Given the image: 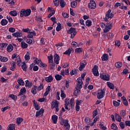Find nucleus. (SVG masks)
<instances>
[{
    "mask_svg": "<svg viewBox=\"0 0 130 130\" xmlns=\"http://www.w3.org/2000/svg\"><path fill=\"white\" fill-rule=\"evenodd\" d=\"M115 45L116 46H118V47H119L120 46V41L117 40L115 41Z\"/></svg>",
    "mask_w": 130,
    "mask_h": 130,
    "instance_id": "603ef678",
    "label": "nucleus"
},
{
    "mask_svg": "<svg viewBox=\"0 0 130 130\" xmlns=\"http://www.w3.org/2000/svg\"><path fill=\"white\" fill-rule=\"evenodd\" d=\"M49 59V62H53V56L52 54H50V56H48Z\"/></svg>",
    "mask_w": 130,
    "mask_h": 130,
    "instance_id": "49530a36",
    "label": "nucleus"
},
{
    "mask_svg": "<svg viewBox=\"0 0 130 130\" xmlns=\"http://www.w3.org/2000/svg\"><path fill=\"white\" fill-rule=\"evenodd\" d=\"M22 35H23V34H22V32H16L15 33L12 34V36L14 37H22Z\"/></svg>",
    "mask_w": 130,
    "mask_h": 130,
    "instance_id": "6ab92c4d",
    "label": "nucleus"
},
{
    "mask_svg": "<svg viewBox=\"0 0 130 130\" xmlns=\"http://www.w3.org/2000/svg\"><path fill=\"white\" fill-rule=\"evenodd\" d=\"M37 89V86L36 85H34V87L31 89V92L34 95L37 94V92L36 91Z\"/></svg>",
    "mask_w": 130,
    "mask_h": 130,
    "instance_id": "a878e982",
    "label": "nucleus"
},
{
    "mask_svg": "<svg viewBox=\"0 0 130 130\" xmlns=\"http://www.w3.org/2000/svg\"><path fill=\"white\" fill-rule=\"evenodd\" d=\"M31 15V9H28L26 10L22 9L20 11V17H28V16H30Z\"/></svg>",
    "mask_w": 130,
    "mask_h": 130,
    "instance_id": "f03ea898",
    "label": "nucleus"
},
{
    "mask_svg": "<svg viewBox=\"0 0 130 130\" xmlns=\"http://www.w3.org/2000/svg\"><path fill=\"white\" fill-rule=\"evenodd\" d=\"M40 68H45V67H47V64L41 62L40 63Z\"/></svg>",
    "mask_w": 130,
    "mask_h": 130,
    "instance_id": "bf43d9fd",
    "label": "nucleus"
},
{
    "mask_svg": "<svg viewBox=\"0 0 130 130\" xmlns=\"http://www.w3.org/2000/svg\"><path fill=\"white\" fill-rule=\"evenodd\" d=\"M102 60H103V61L108 60V54H104L102 57Z\"/></svg>",
    "mask_w": 130,
    "mask_h": 130,
    "instance_id": "473e14b6",
    "label": "nucleus"
},
{
    "mask_svg": "<svg viewBox=\"0 0 130 130\" xmlns=\"http://www.w3.org/2000/svg\"><path fill=\"white\" fill-rule=\"evenodd\" d=\"M43 112H44V110L43 109H41L39 111L37 112L36 117H38V116H40L41 114H43Z\"/></svg>",
    "mask_w": 130,
    "mask_h": 130,
    "instance_id": "f3484780",
    "label": "nucleus"
},
{
    "mask_svg": "<svg viewBox=\"0 0 130 130\" xmlns=\"http://www.w3.org/2000/svg\"><path fill=\"white\" fill-rule=\"evenodd\" d=\"M54 4L55 5V6H59V1L58 0H54Z\"/></svg>",
    "mask_w": 130,
    "mask_h": 130,
    "instance_id": "69168bd1",
    "label": "nucleus"
},
{
    "mask_svg": "<svg viewBox=\"0 0 130 130\" xmlns=\"http://www.w3.org/2000/svg\"><path fill=\"white\" fill-rule=\"evenodd\" d=\"M92 73L94 76L98 77L99 76V72H98V66L97 65H94L92 68Z\"/></svg>",
    "mask_w": 130,
    "mask_h": 130,
    "instance_id": "9d476101",
    "label": "nucleus"
},
{
    "mask_svg": "<svg viewBox=\"0 0 130 130\" xmlns=\"http://www.w3.org/2000/svg\"><path fill=\"white\" fill-rule=\"evenodd\" d=\"M82 103H83V101L82 100H80V101H76V105H78L79 106H80V105H81V104H82Z\"/></svg>",
    "mask_w": 130,
    "mask_h": 130,
    "instance_id": "e2e57ef3",
    "label": "nucleus"
},
{
    "mask_svg": "<svg viewBox=\"0 0 130 130\" xmlns=\"http://www.w3.org/2000/svg\"><path fill=\"white\" fill-rule=\"evenodd\" d=\"M7 49L8 52H12V51H13V49H14V47H13V45H12L11 44H9L7 46Z\"/></svg>",
    "mask_w": 130,
    "mask_h": 130,
    "instance_id": "393cba45",
    "label": "nucleus"
},
{
    "mask_svg": "<svg viewBox=\"0 0 130 130\" xmlns=\"http://www.w3.org/2000/svg\"><path fill=\"white\" fill-rule=\"evenodd\" d=\"M114 15L111 13V9H109L108 11L106 14V17L104 18V20L105 22L108 21V19H112Z\"/></svg>",
    "mask_w": 130,
    "mask_h": 130,
    "instance_id": "39448f33",
    "label": "nucleus"
},
{
    "mask_svg": "<svg viewBox=\"0 0 130 130\" xmlns=\"http://www.w3.org/2000/svg\"><path fill=\"white\" fill-rule=\"evenodd\" d=\"M77 88L78 89H82V85H83V80H82V79H81V77H79L77 79Z\"/></svg>",
    "mask_w": 130,
    "mask_h": 130,
    "instance_id": "6e6552de",
    "label": "nucleus"
},
{
    "mask_svg": "<svg viewBox=\"0 0 130 130\" xmlns=\"http://www.w3.org/2000/svg\"><path fill=\"white\" fill-rule=\"evenodd\" d=\"M104 95H105V89L99 90L97 93L98 99H102L104 97Z\"/></svg>",
    "mask_w": 130,
    "mask_h": 130,
    "instance_id": "423d86ee",
    "label": "nucleus"
},
{
    "mask_svg": "<svg viewBox=\"0 0 130 130\" xmlns=\"http://www.w3.org/2000/svg\"><path fill=\"white\" fill-rule=\"evenodd\" d=\"M16 67H17V66H16V63H15V61H13L12 65L10 67L11 71H15V69H16Z\"/></svg>",
    "mask_w": 130,
    "mask_h": 130,
    "instance_id": "e433bc0d",
    "label": "nucleus"
},
{
    "mask_svg": "<svg viewBox=\"0 0 130 130\" xmlns=\"http://www.w3.org/2000/svg\"><path fill=\"white\" fill-rule=\"evenodd\" d=\"M126 115V112H125V110H123L121 111L120 113V115L121 116V117H124V116Z\"/></svg>",
    "mask_w": 130,
    "mask_h": 130,
    "instance_id": "a18cd8bd",
    "label": "nucleus"
},
{
    "mask_svg": "<svg viewBox=\"0 0 130 130\" xmlns=\"http://www.w3.org/2000/svg\"><path fill=\"white\" fill-rule=\"evenodd\" d=\"M68 34H71V38L73 39L77 34V30L74 27H71L70 29L67 31Z\"/></svg>",
    "mask_w": 130,
    "mask_h": 130,
    "instance_id": "20e7f679",
    "label": "nucleus"
},
{
    "mask_svg": "<svg viewBox=\"0 0 130 130\" xmlns=\"http://www.w3.org/2000/svg\"><path fill=\"white\" fill-rule=\"evenodd\" d=\"M111 128H112V129H117V126H116L115 123H113L111 126Z\"/></svg>",
    "mask_w": 130,
    "mask_h": 130,
    "instance_id": "8fccbe9b",
    "label": "nucleus"
},
{
    "mask_svg": "<svg viewBox=\"0 0 130 130\" xmlns=\"http://www.w3.org/2000/svg\"><path fill=\"white\" fill-rule=\"evenodd\" d=\"M49 63H50V70H54V68H56V65L55 64V63H53V62H49Z\"/></svg>",
    "mask_w": 130,
    "mask_h": 130,
    "instance_id": "c9c22d12",
    "label": "nucleus"
},
{
    "mask_svg": "<svg viewBox=\"0 0 130 130\" xmlns=\"http://www.w3.org/2000/svg\"><path fill=\"white\" fill-rule=\"evenodd\" d=\"M119 125L122 129H123V128H124V123H123V122H120L119 123Z\"/></svg>",
    "mask_w": 130,
    "mask_h": 130,
    "instance_id": "338daca9",
    "label": "nucleus"
},
{
    "mask_svg": "<svg viewBox=\"0 0 130 130\" xmlns=\"http://www.w3.org/2000/svg\"><path fill=\"white\" fill-rule=\"evenodd\" d=\"M71 45L73 47H77L78 45V43L76 42H72Z\"/></svg>",
    "mask_w": 130,
    "mask_h": 130,
    "instance_id": "680f3d73",
    "label": "nucleus"
},
{
    "mask_svg": "<svg viewBox=\"0 0 130 130\" xmlns=\"http://www.w3.org/2000/svg\"><path fill=\"white\" fill-rule=\"evenodd\" d=\"M16 61L17 62V66L20 67L21 66V62H22V60L20 58V56L18 55L17 59H16Z\"/></svg>",
    "mask_w": 130,
    "mask_h": 130,
    "instance_id": "bb28decb",
    "label": "nucleus"
},
{
    "mask_svg": "<svg viewBox=\"0 0 130 130\" xmlns=\"http://www.w3.org/2000/svg\"><path fill=\"white\" fill-rule=\"evenodd\" d=\"M21 68L22 69L23 71L24 72H27V64H26L25 62H23L22 63V65L21 66Z\"/></svg>",
    "mask_w": 130,
    "mask_h": 130,
    "instance_id": "c85d7f7f",
    "label": "nucleus"
},
{
    "mask_svg": "<svg viewBox=\"0 0 130 130\" xmlns=\"http://www.w3.org/2000/svg\"><path fill=\"white\" fill-rule=\"evenodd\" d=\"M58 106V102L57 101H56V102H52L51 103V108L52 109H53V108H55V107Z\"/></svg>",
    "mask_w": 130,
    "mask_h": 130,
    "instance_id": "2eb2a0df",
    "label": "nucleus"
},
{
    "mask_svg": "<svg viewBox=\"0 0 130 130\" xmlns=\"http://www.w3.org/2000/svg\"><path fill=\"white\" fill-rule=\"evenodd\" d=\"M21 46L22 48L26 49V48H27L28 47V44H27L24 42L22 41L21 43Z\"/></svg>",
    "mask_w": 130,
    "mask_h": 130,
    "instance_id": "f704fd0d",
    "label": "nucleus"
},
{
    "mask_svg": "<svg viewBox=\"0 0 130 130\" xmlns=\"http://www.w3.org/2000/svg\"><path fill=\"white\" fill-rule=\"evenodd\" d=\"M64 105H69L70 104V99H66L64 101Z\"/></svg>",
    "mask_w": 130,
    "mask_h": 130,
    "instance_id": "0e129e2a",
    "label": "nucleus"
},
{
    "mask_svg": "<svg viewBox=\"0 0 130 130\" xmlns=\"http://www.w3.org/2000/svg\"><path fill=\"white\" fill-rule=\"evenodd\" d=\"M1 24L2 26H6L8 24V20L7 19H3L1 22Z\"/></svg>",
    "mask_w": 130,
    "mask_h": 130,
    "instance_id": "ea45409f",
    "label": "nucleus"
},
{
    "mask_svg": "<svg viewBox=\"0 0 130 130\" xmlns=\"http://www.w3.org/2000/svg\"><path fill=\"white\" fill-rule=\"evenodd\" d=\"M56 30L57 32H59V31L61 30V24H60V23L59 22L57 23V26L56 27Z\"/></svg>",
    "mask_w": 130,
    "mask_h": 130,
    "instance_id": "72a5a7b5",
    "label": "nucleus"
},
{
    "mask_svg": "<svg viewBox=\"0 0 130 130\" xmlns=\"http://www.w3.org/2000/svg\"><path fill=\"white\" fill-rule=\"evenodd\" d=\"M44 88V86H43V83H41L40 85L38 87V91H41Z\"/></svg>",
    "mask_w": 130,
    "mask_h": 130,
    "instance_id": "3c124183",
    "label": "nucleus"
},
{
    "mask_svg": "<svg viewBox=\"0 0 130 130\" xmlns=\"http://www.w3.org/2000/svg\"><path fill=\"white\" fill-rule=\"evenodd\" d=\"M33 35L34 36H36V33H35V31H31L29 32V34L27 36V38H33Z\"/></svg>",
    "mask_w": 130,
    "mask_h": 130,
    "instance_id": "aec40b11",
    "label": "nucleus"
},
{
    "mask_svg": "<svg viewBox=\"0 0 130 130\" xmlns=\"http://www.w3.org/2000/svg\"><path fill=\"white\" fill-rule=\"evenodd\" d=\"M8 130H16V124H10L8 127Z\"/></svg>",
    "mask_w": 130,
    "mask_h": 130,
    "instance_id": "dca6fc26",
    "label": "nucleus"
},
{
    "mask_svg": "<svg viewBox=\"0 0 130 130\" xmlns=\"http://www.w3.org/2000/svg\"><path fill=\"white\" fill-rule=\"evenodd\" d=\"M88 8L91 9V10H94L96 9V3L94 1H90V3L88 4Z\"/></svg>",
    "mask_w": 130,
    "mask_h": 130,
    "instance_id": "1a4fd4ad",
    "label": "nucleus"
},
{
    "mask_svg": "<svg viewBox=\"0 0 130 130\" xmlns=\"http://www.w3.org/2000/svg\"><path fill=\"white\" fill-rule=\"evenodd\" d=\"M85 25L87 27H90V26L92 25V21L90 20H87L85 22Z\"/></svg>",
    "mask_w": 130,
    "mask_h": 130,
    "instance_id": "37998d69",
    "label": "nucleus"
},
{
    "mask_svg": "<svg viewBox=\"0 0 130 130\" xmlns=\"http://www.w3.org/2000/svg\"><path fill=\"white\" fill-rule=\"evenodd\" d=\"M17 83L20 85V86H24L25 85V82H24V81L22 78H18L17 80Z\"/></svg>",
    "mask_w": 130,
    "mask_h": 130,
    "instance_id": "412c9836",
    "label": "nucleus"
},
{
    "mask_svg": "<svg viewBox=\"0 0 130 130\" xmlns=\"http://www.w3.org/2000/svg\"><path fill=\"white\" fill-rule=\"evenodd\" d=\"M84 120L87 124H90V122H91V120L89 118H85Z\"/></svg>",
    "mask_w": 130,
    "mask_h": 130,
    "instance_id": "864d4df0",
    "label": "nucleus"
},
{
    "mask_svg": "<svg viewBox=\"0 0 130 130\" xmlns=\"http://www.w3.org/2000/svg\"><path fill=\"white\" fill-rule=\"evenodd\" d=\"M115 119L117 120V121H119V122H120L121 121V117L118 115V114L116 113L115 114Z\"/></svg>",
    "mask_w": 130,
    "mask_h": 130,
    "instance_id": "7c9ffc66",
    "label": "nucleus"
},
{
    "mask_svg": "<svg viewBox=\"0 0 130 130\" xmlns=\"http://www.w3.org/2000/svg\"><path fill=\"white\" fill-rule=\"evenodd\" d=\"M8 60V58L6 57H2V56H0L1 61H2L3 62H6Z\"/></svg>",
    "mask_w": 130,
    "mask_h": 130,
    "instance_id": "a19ab883",
    "label": "nucleus"
},
{
    "mask_svg": "<svg viewBox=\"0 0 130 130\" xmlns=\"http://www.w3.org/2000/svg\"><path fill=\"white\" fill-rule=\"evenodd\" d=\"M78 72H79V70H78L77 69L72 70L70 72V75L71 76H74V75H77V74H78Z\"/></svg>",
    "mask_w": 130,
    "mask_h": 130,
    "instance_id": "c756f323",
    "label": "nucleus"
},
{
    "mask_svg": "<svg viewBox=\"0 0 130 130\" xmlns=\"http://www.w3.org/2000/svg\"><path fill=\"white\" fill-rule=\"evenodd\" d=\"M125 124L126 126H130V121H125Z\"/></svg>",
    "mask_w": 130,
    "mask_h": 130,
    "instance_id": "774afa93",
    "label": "nucleus"
},
{
    "mask_svg": "<svg viewBox=\"0 0 130 130\" xmlns=\"http://www.w3.org/2000/svg\"><path fill=\"white\" fill-rule=\"evenodd\" d=\"M83 52V49L82 48H77L75 50L76 53H80V52Z\"/></svg>",
    "mask_w": 130,
    "mask_h": 130,
    "instance_id": "09e8293b",
    "label": "nucleus"
},
{
    "mask_svg": "<svg viewBox=\"0 0 130 130\" xmlns=\"http://www.w3.org/2000/svg\"><path fill=\"white\" fill-rule=\"evenodd\" d=\"M50 90H51V88L50 85L48 86V87L46 89V91L44 93V96H46L48 94H49V92H50Z\"/></svg>",
    "mask_w": 130,
    "mask_h": 130,
    "instance_id": "ddd939ff",
    "label": "nucleus"
},
{
    "mask_svg": "<svg viewBox=\"0 0 130 130\" xmlns=\"http://www.w3.org/2000/svg\"><path fill=\"white\" fill-rule=\"evenodd\" d=\"M60 124L61 125H63V127L66 130L70 129V124L69 123V120H64L63 119H61L60 121Z\"/></svg>",
    "mask_w": 130,
    "mask_h": 130,
    "instance_id": "7ed1b4c3",
    "label": "nucleus"
},
{
    "mask_svg": "<svg viewBox=\"0 0 130 130\" xmlns=\"http://www.w3.org/2000/svg\"><path fill=\"white\" fill-rule=\"evenodd\" d=\"M9 31L11 33H14V32H16V29L14 27H10L9 28Z\"/></svg>",
    "mask_w": 130,
    "mask_h": 130,
    "instance_id": "5fc2aeb1",
    "label": "nucleus"
},
{
    "mask_svg": "<svg viewBox=\"0 0 130 130\" xmlns=\"http://www.w3.org/2000/svg\"><path fill=\"white\" fill-rule=\"evenodd\" d=\"M63 54H67L68 55H70V54H71V48H69L68 50L65 51Z\"/></svg>",
    "mask_w": 130,
    "mask_h": 130,
    "instance_id": "4d7b16f0",
    "label": "nucleus"
},
{
    "mask_svg": "<svg viewBox=\"0 0 130 130\" xmlns=\"http://www.w3.org/2000/svg\"><path fill=\"white\" fill-rule=\"evenodd\" d=\"M54 61L56 64L59 63V56L57 54H55L54 55Z\"/></svg>",
    "mask_w": 130,
    "mask_h": 130,
    "instance_id": "f8f14e48",
    "label": "nucleus"
},
{
    "mask_svg": "<svg viewBox=\"0 0 130 130\" xmlns=\"http://www.w3.org/2000/svg\"><path fill=\"white\" fill-rule=\"evenodd\" d=\"M9 14L11 16H12V17H16L18 15V13L17 12V11L13 10L9 12Z\"/></svg>",
    "mask_w": 130,
    "mask_h": 130,
    "instance_id": "5701e85b",
    "label": "nucleus"
},
{
    "mask_svg": "<svg viewBox=\"0 0 130 130\" xmlns=\"http://www.w3.org/2000/svg\"><path fill=\"white\" fill-rule=\"evenodd\" d=\"M24 120V119L22 118H17V124H21V122Z\"/></svg>",
    "mask_w": 130,
    "mask_h": 130,
    "instance_id": "c03bdc74",
    "label": "nucleus"
},
{
    "mask_svg": "<svg viewBox=\"0 0 130 130\" xmlns=\"http://www.w3.org/2000/svg\"><path fill=\"white\" fill-rule=\"evenodd\" d=\"M34 106L36 109V110H39L40 109V107H39V105H38V104H37V102L36 101L34 100Z\"/></svg>",
    "mask_w": 130,
    "mask_h": 130,
    "instance_id": "a211bd4d",
    "label": "nucleus"
},
{
    "mask_svg": "<svg viewBox=\"0 0 130 130\" xmlns=\"http://www.w3.org/2000/svg\"><path fill=\"white\" fill-rule=\"evenodd\" d=\"M35 20L37 21V22H43L42 19H41V17H38L37 16H36L35 17Z\"/></svg>",
    "mask_w": 130,
    "mask_h": 130,
    "instance_id": "052dcab7",
    "label": "nucleus"
},
{
    "mask_svg": "<svg viewBox=\"0 0 130 130\" xmlns=\"http://www.w3.org/2000/svg\"><path fill=\"white\" fill-rule=\"evenodd\" d=\"M78 6V3H77L76 1H73L71 2V8H73V9H75Z\"/></svg>",
    "mask_w": 130,
    "mask_h": 130,
    "instance_id": "58836bf2",
    "label": "nucleus"
},
{
    "mask_svg": "<svg viewBox=\"0 0 130 130\" xmlns=\"http://www.w3.org/2000/svg\"><path fill=\"white\" fill-rule=\"evenodd\" d=\"M9 97L10 98H12L13 100H15V101L17 100V99H18V96L14 94H10Z\"/></svg>",
    "mask_w": 130,
    "mask_h": 130,
    "instance_id": "de8ad7c7",
    "label": "nucleus"
},
{
    "mask_svg": "<svg viewBox=\"0 0 130 130\" xmlns=\"http://www.w3.org/2000/svg\"><path fill=\"white\" fill-rule=\"evenodd\" d=\"M100 78L104 80V81H109V80H110V76L109 75L105 73L101 74Z\"/></svg>",
    "mask_w": 130,
    "mask_h": 130,
    "instance_id": "0eeeda50",
    "label": "nucleus"
},
{
    "mask_svg": "<svg viewBox=\"0 0 130 130\" xmlns=\"http://www.w3.org/2000/svg\"><path fill=\"white\" fill-rule=\"evenodd\" d=\"M115 66L117 69H119L122 67V62H117L115 64Z\"/></svg>",
    "mask_w": 130,
    "mask_h": 130,
    "instance_id": "2f4dec72",
    "label": "nucleus"
},
{
    "mask_svg": "<svg viewBox=\"0 0 130 130\" xmlns=\"http://www.w3.org/2000/svg\"><path fill=\"white\" fill-rule=\"evenodd\" d=\"M113 104L114 106H119V105L120 104L118 102H116V101H113Z\"/></svg>",
    "mask_w": 130,
    "mask_h": 130,
    "instance_id": "6e6d98bb",
    "label": "nucleus"
},
{
    "mask_svg": "<svg viewBox=\"0 0 130 130\" xmlns=\"http://www.w3.org/2000/svg\"><path fill=\"white\" fill-rule=\"evenodd\" d=\"M55 78L56 81H60V80L62 79V76H61V75H59V74H57L55 76Z\"/></svg>",
    "mask_w": 130,
    "mask_h": 130,
    "instance_id": "79ce46f5",
    "label": "nucleus"
},
{
    "mask_svg": "<svg viewBox=\"0 0 130 130\" xmlns=\"http://www.w3.org/2000/svg\"><path fill=\"white\" fill-rule=\"evenodd\" d=\"M59 4L61 8H64L66 7V2L64 0H60Z\"/></svg>",
    "mask_w": 130,
    "mask_h": 130,
    "instance_id": "4c0bfd02",
    "label": "nucleus"
},
{
    "mask_svg": "<svg viewBox=\"0 0 130 130\" xmlns=\"http://www.w3.org/2000/svg\"><path fill=\"white\" fill-rule=\"evenodd\" d=\"M107 84L108 87H109L110 89H111V90H113V89H114V85L113 84V83L110 82H107Z\"/></svg>",
    "mask_w": 130,
    "mask_h": 130,
    "instance_id": "b1692460",
    "label": "nucleus"
},
{
    "mask_svg": "<svg viewBox=\"0 0 130 130\" xmlns=\"http://www.w3.org/2000/svg\"><path fill=\"white\" fill-rule=\"evenodd\" d=\"M33 86V83L31 82H30L29 80L25 81V87L27 88H31Z\"/></svg>",
    "mask_w": 130,
    "mask_h": 130,
    "instance_id": "4468645a",
    "label": "nucleus"
},
{
    "mask_svg": "<svg viewBox=\"0 0 130 130\" xmlns=\"http://www.w3.org/2000/svg\"><path fill=\"white\" fill-rule=\"evenodd\" d=\"M57 118H58V117L56 115H53L52 116V120L53 123L56 124V122H57Z\"/></svg>",
    "mask_w": 130,
    "mask_h": 130,
    "instance_id": "cd10ccee",
    "label": "nucleus"
},
{
    "mask_svg": "<svg viewBox=\"0 0 130 130\" xmlns=\"http://www.w3.org/2000/svg\"><path fill=\"white\" fill-rule=\"evenodd\" d=\"M53 80V77L51 75H50L48 77L45 78V81L46 82H48V83H50L51 82H52Z\"/></svg>",
    "mask_w": 130,
    "mask_h": 130,
    "instance_id": "4be33fe9",
    "label": "nucleus"
},
{
    "mask_svg": "<svg viewBox=\"0 0 130 130\" xmlns=\"http://www.w3.org/2000/svg\"><path fill=\"white\" fill-rule=\"evenodd\" d=\"M123 104L125 105V106H128V103L127 102V101L126 99L123 100Z\"/></svg>",
    "mask_w": 130,
    "mask_h": 130,
    "instance_id": "13d9d810",
    "label": "nucleus"
},
{
    "mask_svg": "<svg viewBox=\"0 0 130 130\" xmlns=\"http://www.w3.org/2000/svg\"><path fill=\"white\" fill-rule=\"evenodd\" d=\"M101 27L102 28H104L105 27L104 32L107 33V32H109V30H111V28H112V23H108L105 25V23L102 22L101 23Z\"/></svg>",
    "mask_w": 130,
    "mask_h": 130,
    "instance_id": "f257e3e1",
    "label": "nucleus"
},
{
    "mask_svg": "<svg viewBox=\"0 0 130 130\" xmlns=\"http://www.w3.org/2000/svg\"><path fill=\"white\" fill-rule=\"evenodd\" d=\"M86 64H87V61L85 60L80 62V66L79 67V70L80 72H82L84 70V68L86 67Z\"/></svg>",
    "mask_w": 130,
    "mask_h": 130,
    "instance_id": "9b49d317",
    "label": "nucleus"
}]
</instances>
